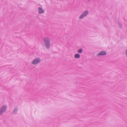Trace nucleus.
Masks as SVG:
<instances>
[{
    "instance_id": "obj_1",
    "label": "nucleus",
    "mask_w": 127,
    "mask_h": 127,
    "mask_svg": "<svg viewBox=\"0 0 127 127\" xmlns=\"http://www.w3.org/2000/svg\"><path fill=\"white\" fill-rule=\"evenodd\" d=\"M43 40L45 46L46 48L49 49L50 47V41L49 38L47 37L44 38Z\"/></svg>"
},
{
    "instance_id": "obj_2",
    "label": "nucleus",
    "mask_w": 127,
    "mask_h": 127,
    "mask_svg": "<svg viewBox=\"0 0 127 127\" xmlns=\"http://www.w3.org/2000/svg\"><path fill=\"white\" fill-rule=\"evenodd\" d=\"M7 106L6 105L3 106L0 109V116L3 114L6 110Z\"/></svg>"
},
{
    "instance_id": "obj_3",
    "label": "nucleus",
    "mask_w": 127,
    "mask_h": 127,
    "mask_svg": "<svg viewBox=\"0 0 127 127\" xmlns=\"http://www.w3.org/2000/svg\"><path fill=\"white\" fill-rule=\"evenodd\" d=\"M7 106L6 105L3 106L0 109V116L3 114L6 110Z\"/></svg>"
},
{
    "instance_id": "obj_4",
    "label": "nucleus",
    "mask_w": 127,
    "mask_h": 127,
    "mask_svg": "<svg viewBox=\"0 0 127 127\" xmlns=\"http://www.w3.org/2000/svg\"><path fill=\"white\" fill-rule=\"evenodd\" d=\"M41 61V59L40 58H36L32 61V64L33 65H35L39 63Z\"/></svg>"
},
{
    "instance_id": "obj_5",
    "label": "nucleus",
    "mask_w": 127,
    "mask_h": 127,
    "mask_svg": "<svg viewBox=\"0 0 127 127\" xmlns=\"http://www.w3.org/2000/svg\"><path fill=\"white\" fill-rule=\"evenodd\" d=\"M89 12L88 11H84L83 13L79 17L80 19H82L85 17L86 16L89 14Z\"/></svg>"
},
{
    "instance_id": "obj_6",
    "label": "nucleus",
    "mask_w": 127,
    "mask_h": 127,
    "mask_svg": "<svg viewBox=\"0 0 127 127\" xmlns=\"http://www.w3.org/2000/svg\"><path fill=\"white\" fill-rule=\"evenodd\" d=\"M18 111V107H15L12 112V113L14 115L16 114H17Z\"/></svg>"
},
{
    "instance_id": "obj_7",
    "label": "nucleus",
    "mask_w": 127,
    "mask_h": 127,
    "mask_svg": "<svg viewBox=\"0 0 127 127\" xmlns=\"http://www.w3.org/2000/svg\"><path fill=\"white\" fill-rule=\"evenodd\" d=\"M38 13H44V10L42 9L41 7H39L38 8Z\"/></svg>"
},
{
    "instance_id": "obj_8",
    "label": "nucleus",
    "mask_w": 127,
    "mask_h": 127,
    "mask_svg": "<svg viewBox=\"0 0 127 127\" xmlns=\"http://www.w3.org/2000/svg\"><path fill=\"white\" fill-rule=\"evenodd\" d=\"M106 54V52L105 51H102L100 52L97 55V56L100 55H104Z\"/></svg>"
},
{
    "instance_id": "obj_9",
    "label": "nucleus",
    "mask_w": 127,
    "mask_h": 127,
    "mask_svg": "<svg viewBox=\"0 0 127 127\" xmlns=\"http://www.w3.org/2000/svg\"><path fill=\"white\" fill-rule=\"evenodd\" d=\"M80 57V55L78 54H76L74 56V57L76 58H79Z\"/></svg>"
},
{
    "instance_id": "obj_10",
    "label": "nucleus",
    "mask_w": 127,
    "mask_h": 127,
    "mask_svg": "<svg viewBox=\"0 0 127 127\" xmlns=\"http://www.w3.org/2000/svg\"><path fill=\"white\" fill-rule=\"evenodd\" d=\"M83 50L82 49H80L78 50V52L80 53H82V52Z\"/></svg>"
},
{
    "instance_id": "obj_11",
    "label": "nucleus",
    "mask_w": 127,
    "mask_h": 127,
    "mask_svg": "<svg viewBox=\"0 0 127 127\" xmlns=\"http://www.w3.org/2000/svg\"><path fill=\"white\" fill-rule=\"evenodd\" d=\"M119 28H121V27H122V26H121V24H119Z\"/></svg>"
},
{
    "instance_id": "obj_12",
    "label": "nucleus",
    "mask_w": 127,
    "mask_h": 127,
    "mask_svg": "<svg viewBox=\"0 0 127 127\" xmlns=\"http://www.w3.org/2000/svg\"><path fill=\"white\" fill-rule=\"evenodd\" d=\"M126 56H127V49L126 50Z\"/></svg>"
},
{
    "instance_id": "obj_13",
    "label": "nucleus",
    "mask_w": 127,
    "mask_h": 127,
    "mask_svg": "<svg viewBox=\"0 0 127 127\" xmlns=\"http://www.w3.org/2000/svg\"><path fill=\"white\" fill-rule=\"evenodd\" d=\"M89 0V1H90V0Z\"/></svg>"
}]
</instances>
